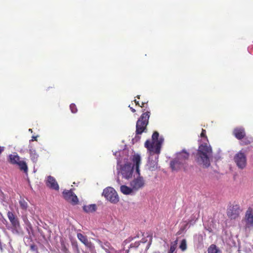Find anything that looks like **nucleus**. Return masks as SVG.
Returning a JSON list of instances; mask_svg holds the SVG:
<instances>
[{
	"label": "nucleus",
	"mask_w": 253,
	"mask_h": 253,
	"mask_svg": "<svg viewBox=\"0 0 253 253\" xmlns=\"http://www.w3.org/2000/svg\"><path fill=\"white\" fill-rule=\"evenodd\" d=\"M64 198L69 202L75 205L78 203L77 196L71 190L64 191L63 192Z\"/></svg>",
	"instance_id": "11"
},
{
	"label": "nucleus",
	"mask_w": 253,
	"mask_h": 253,
	"mask_svg": "<svg viewBox=\"0 0 253 253\" xmlns=\"http://www.w3.org/2000/svg\"><path fill=\"white\" fill-rule=\"evenodd\" d=\"M20 227H13L12 226V232L13 234H18L19 231V229H20Z\"/></svg>",
	"instance_id": "28"
},
{
	"label": "nucleus",
	"mask_w": 253,
	"mask_h": 253,
	"mask_svg": "<svg viewBox=\"0 0 253 253\" xmlns=\"http://www.w3.org/2000/svg\"><path fill=\"white\" fill-rule=\"evenodd\" d=\"M102 195L107 200L112 203H117L119 200L117 192L112 187H108L105 188L103 190Z\"/></svg>",
	"instance_id": "9"
},
{
	"label": "nucleus",
	"mask_w": 253,
	"mask_h": 253,
	"mask_svg": "<svg viewBox=\"0 0 253 253\" xmlns=\"http://www.w3.org/2000/svg\"><path fill=\"white\" fill-rule=\"evenodd\" d=\"M155 155H149L148 166L150 170L153 171L157 169L158 155H157L156 159L155 158Z\"/></svg>",
	"instance_id": "14"
},
{
	"label": "nucleus",
	"mask_w": 253,
	"mask_h": 253,
	"mask_svg": "<svg viewBox=\"0 0 253 253\" xmlns=\"http://www.w3.org/2000/svg\"><path fill=\"white\" fill-rule=\"evenodd\" d=\"M114 155L118 158V156L124 153V151H119L118 152H114ZM118 159L117 170L118 178L121 176L123 178L126 180H129L132 178L133 172V167L135 165L132 166L130 163L126 162L125 164H122L120 159Z\"/></svg>",
	"instance_id": "3"
},
{
	"label": "nucleus",
	"mask_w": 253,
	"mask_h": 253,
	"mask_svg": "<svg viewBox=\"0 0 253 253\" xmlns=\"http://www.w3.org/2000/svg\"><path fill=\"white\" fill-rule=\"evenodd\" d=\"M132 161L135 165L137 176L130 181L129 186L122 185L120 179L117 178V182L120 185V191L124 195H133L139 190L142 189L145 185L144 178L140 175L139 167L141 163V158L140 155L134 154L132 158Z\"/></svg>",
	"instance_id": "1"
},
{
	"label": "nucleus",
	"mask_w": 253,
	"mask_h": 253,
	"mask_svg": "<svg viewBox=\"0 0 253 253\" xmlns=\"http://www.w3.org/2000/svg\"><path fill=\"white\" fill-rule=\"evenodd\" d=\"M189 157V153L185 149L176 153L174 159L170 163V167L172 171H177L180 169L186 171L188 169V165L187 161Z\"/></svg>",
	"instance_id": "4"
},
{
	"label": "nucleus",
	"mask_w": 253,
	"mask_h": 253,
	"mask_svg": "<svg viewBox=\"0 0 253 253\" xmlns=\"http://www.w3.org/2000/svg\"><path fill=\"white\" fill-rule=\"evenodd\" d=\"M19 204L21 208L23 210H26L28 207L27 203L23 199L19 201Z\"/></svg>",
	"instance_id": "26"
},
{
	"label": "nucleus",
	"mask_w": 253,
	"mask_h": 253,
	"mask_svg": "<svg viewBox=\"0 0 253 253\" xmlns=\"http://www.w3.org/2000/svg\"><path fill=\"white\" fill-rule=\"evenodd\" d=\"M8 160L11 164L18 165L21 170L27 172L28 167L26 163L24 161H20V158L16 153L9 155Z\"/></svg>",
	"instance_id": "7"
},
{
	"label": "nucleus",
	"mask_w": 253,
	"mask_h": 253,
	"mask_svg": "<svg viewBox=\"0 0 253 253\" xmlns=\"http://www.w3.org/2000/svg\"><path fill=\"white\" fill-rule=\"evenodd\" d=\"M179 248L180 250L184 252L187 249V243L185 239H183L179 245Z\"/></svg>",
	"instance_id": "24"
},
{
	"label": "nucleus",
	"mask_w": 253,
	"mask_h": 253,
	"mask_svg": "<svg viewBox=\"0 0 253 253\" xmlns=\"http://www.w3.org/2000/svg\"><path fill=\"white\" fill-rule=\"evenodd\" d=\"M240 209L238 206L230 207L227 210V215L231 219H236L239 216Z\"/></svg>",
	"instance_id": "15"
},
{
	"label": "nucleus",
	"mask_w": 253,
	"mask_h": 253,
	"mask_svg": "<svg viewBox=\"0 0 253 253\" xmlns=\"http://www.w3.org/2000/svg\"><path fill=\"white\" fill-rule=\"evenodd\" d=\"M70 110L73 113H76L77 112L76 106L74 104H72L70 106Z\"/></svg>",
	"instance_id": "27"
},
{
	"label": "nucleus",
	"mask_w": 253,
	"mask_h": 253,
	"mask_svg": "<svg viewBox=\"0 0 253 253\" xmlns=\"http://www.w3.org/2000/svg\"><path fill=\"white\" fill-rule=\"evenodd\" d=\"M164 141V139L162 137H159V153L160 152L161 146Z\"/></svg>",
	"instance_id": "30"
},
{
	"label": "nucleus",
	"mask_w": 253,
	"mask_h": 253,
	"mask_svg": "<svg viewBox=\"0 0 253 253\" xmlns=\"http://www.w3.org/2000/svg\"><path fill=\"white\" fill-rule=\"evenodd\" d=\"M208 253H220V250L214 244L211 245L208 249Z\"/></svg>",
	"instance_id": "22"
},
{
	"label": "nucleus",
	"mask_w": 253,
	"mask_h": 253,
	"mask_svg": "<svg viewBox=\"0 0 253 253\" xmlns=\"http://www.w3.org/2000/svg\"><path fill=\"white\" fill-rule=\"evenodd\" d=\"M134 101L135 102V104H136V105H139V106H140L141 107H143L142 105V106H140V105H139V102H138V101H137L136 99H135V100H134Z\"/></svg>",
	"instance_id": "31"
},
{
	"label": "nucleus",
	"mask_w": 253,
	"mask_h": 253,
	"mask_svg": "<svg viewBox=\"0 0 253 253\" xmlns=\"http://www.w3.org/2000/svg\"><path fill=\"white\" fill-rule=\"evenodd\" d=\"M234 161L240 169H245L247 166V157L244 153L240 151L234 156Z\"/></svg>",
	"instance_id": "10"
},
{
	"label": "nucleus",
	"mask_w": 253,
	"mask_h": 253,
	"mask_svg": "<svg viewBox=\"0 0 253 253\" xmlns=\"http://www.w3.org/2000/svg\"><path fill=\"white\" fill-rule=\"evenodd\" d=\"M37 137V136H32V140L31 141L36 140Z\"/></svg>",
	"instance_id": "32"
},
{
	"label": "nucleus",
	"mask_w": 253,
	"mask_h": 253,
	"mask_svg": "<svg viewBox=\"0 0 253 253\" xmlns=\"http://www.w3.org/2000/svg\"><path fill=\"white\" fill-rule=\"evenodd\" d=\"M245 220L246 228H250L253 226V211L251 208H249L247 211Z\"/></svg>",
	"instance_id": "12"
},
{
	"label": "nucleus",
	"mask_w": 253,
	"mask_h": 253,
	"mask_svg": "<svg viewBox=\"0 0 253 253\" xmlns=\"http://www.w3.org/2000/svg\"><path fill=\"white\" fill-rule=\"evenodd\" d=\"M177 240L171 242L168 253H173L177 248Z\"/></svg>",
	"instance_id": "23"
},
{
	"label": "nucleus",
	"mask_w": 253,
	"mask_h": 253,
	"mask_svg": "<svg viewBox=\"0 0 253 253\" xmlns=\"http://www.w3.org/2000/svg\"><path fill=\"white\" fill-rule=\"evenodd\" d=\"M83 210L86 212H93L96 210V206L95 204H91L83 207Z\"/></svg>",
	"instance_id": "20"
},
{
	"label": "nucleus",
	"mask_w": 253,
	"mask_h": 253,
	"mask_svg": "<svg viewBox=\"0 0 253 253\" xmlns=\"http://www.w3.org/2000/svg\"><path fill=\"white\" fill-rule=\"evenodd\" d=\"M77 237L87 248H89L90 250H93L94 249V246L88 240L86 236L81 233H78Z\"/></svg>",
	"instance_id": "16"
},
{
	"label": "nucleus",
	"mask_w": 253,
	"mask_h": 253,
	"mask_svg": "<svg viewBox=\"0 0 253 253\" xmlns=\"http://www.w3.org/2000/svg\"><path fill=\"white\" fill-rule=\"evenodd\" d=\"M201 137L196 161L199 165L208 168L210 166V159L212 157V149L206 136V130L203 129L201 133Z\"/></svg>",
	"instance_id": "2"
},
{
	"label": "nucleus",
	"mask_w": 253,
	"mask_h": 253,
	"mask_svg": "<svg viewBox=\"0 0 253 253\" xmlns=\"http://www.w3.org/2000/svg\"><path fill=\"white\" fill-rule=\"evenodd\" d=\"M29 152L31 160L34 163H36L39 157V155L36 152V151L33 148H30L29 149Z\"/></svg>",
	"instance_id": "19"
},
{
	"label": "nucleus",
	"mask_w": 253,
	"mask_h": 253,
	"mask_svg": "<svg viewBox=\"0 0 253 253\" xmlns=\"http://www.w3.org/2000/svg\"><path fill=\"white\" fill-rule=\"evenodd\" d=\"M234 136L238 139H242L245 136L244 128L243 127H237L233 130Z\"/></svg>",
	"instance_id": "18"
},
{
	"label": "nucleus",
	"mask_w": 253,
	"mask_h": 253,
	"mask_svg": "<svg viewBox=\"0 0 253 253\" xmlns=\"http://www.w3.org/2000/svg\"><path fill=\"white\" fill-rule=\"evenodd\" d=\"M7 217L13 227H17L20 226V223L17 218L16 217L12 212L8 211Z\"/></svg>",
	"instance_id": "17"
},
{
	"label": "nucleus",
	"mask_w": 253,
	"mask_h": 253,
	"mask_svg": "<svg viewBox=\"0 0 253 253\" xmlns=\"http://www.w3.org/2000/svg\"><path fill=\"white\" fill-rule=\"evenodd\" d=\"M139 245H140V243L139 242H136L134 244H131L129 245V248H137Z\"/></svg>",
	"instance_id": "29"
},
{
	"label": "nucleus",
	"mask_w": 253,
	"mask_h": 253,
	"mask_svg": "<svg viewBox=\"0 0 253 253\" xmlns=\"http://www.w3.org/2000/svg\"><path fill=\"white\" fill-rule=\"evenodd\" d=\"M152 240V236L151 235H147L146 239L143 238L142 239V240L141 241V243L144 244V243L148 242L146 247V250H148L149 249V246L151 243Z\"/></svg>",
	"instance_id": "21"
},
{
	"label": "nucleus",
	"mask_w": 253,
	"mask_h": 253,
	"mask_svg": "<svg viewBox=\"0 0 253 253\" xmlns=\"http://www.w3.org/2000/svg\"><path fill=\"white\" fill-rule=\"evenodd\" d=\"M46 185L50 189L58 190L59 186L56 179L51 176H48L45 180Z\"/></svg>",
	"instance_id": "13"
},
{
	"label": "nucleus",
	"mask_w": 253,
	"mask_h": 253,
	"mask_svg": "<svg viewBox=\"0 0 253 253\" xmlns=\"http://www.w3.org/2000/svg\"><path fill=\"white\" fill-rule=\"evenodd\" d=\"M96 242L106 253H128L129 250H125L124 249L121 250H116L108 241L102 242L97 240Z\"/></svg>",
	"instance_id": "8"
},
{
	"label": "nucleus",
	"mask_w": 253,
	"mask_h": 253,
	"mask_svg": "<svg viewBox=\"0 0 253 253\" xmlns=\"http://www.w3.org/2000/svg\"><path fill=\"white\" fill-rule=\"evenodd\" d=\"M129 107H130V109H131V111H132V112H135V109H134L133 108H132L130 107V106H129Z\"/></svg>",
	"instance_id": "34"
},
{
	"label": "nucleus",
	"mask_w": 253,
	"mask_h": 253,
	"mask_svg": "<svg viewBox=\"0 0 253 253\" xmlns=\"http://www.w3.org/2000/svg\"><path fill=\"white\" fill-rule=\"evenodd\" d=\"M150 112L147 111L142 114L139 118L136 125V136L133 140L135 139L136 141L139 140L140 139L139 135L143 132H146Z\"/></svg>",
	"instance_id": "5"
},
{
	"label": "nucleus",
	"mask_w": 253,
	"mask_h": 253,
	"mask_svg": "<svg viewBox=\"0 0 253 253\" xmlns=\"http://www.w3.org/2000/svg\"><path fill=\"white\" fill-rule=\"evenodd\" d=\"M144 147L147 149V153L149 155H158V132L155 131L151 139H147L144 143Z\"/></svg>",
	"instance_id": "6"
},
{
	"label": "nucleus",
	"mask_w": 253,
	"mask_h": 253,
	"mask_svg": "<svg viewBox=\"0 0 253 253\" xmlns=\"http://www.w3.org/2000/svg\"><path fill=\"white\" fill-rule=\"evenodd\" d=\"M139 235L138 234L136 236H134V237H129L128 238H127L126 240H125L123 243V246H125L127 244L130 243L131 241H132L133 239H136V238H139Z\"/></svg>",
	"instance_id": "25"
},
{
	"label": "nucleus",
	"mask_w": 253,
	"mask_h": 253,
	"mask_svg": "<svg viewBox=\"0 0 253 253\" xmlns=\"http://www.w3.org/2000/svg\"><path fill=\"white\" fill-rule=\"evenodd\" d=\"M91 252V253H96V252L94 251V248L93 250H90Z\"/></svg>",
	"instance_id": "35"
},
{
	"label": "nucleus",
	"mask_w": 253,
	"mask_h": 253,
	"mask_svg": "<svg viewBox=\"0 0 253 253\" xmlns=\"http://www.w3.org/2000/svg\"><path fill=\"white\" fill-rule=\"evenodd\" d=\"M29 131L31 132V133L33 132L32 129L31 128L29 129Z\"/></svg>",
	"instance_id": "36"
},
{
	"label": "nucleus",
	"mask_w": 253,
	"mask_h": 253,
	"mask_svg": "<svg viewBox=\"0 0 253 253\" xmlns=\"http://www.w3.org/2000/svg\"><path fill=\"white\" fill-rule=\"evenodd\" d=\"M3 147H0V154L3 151Z\"/></svg>",
	"instance_id": "33"
}]
</instances>
